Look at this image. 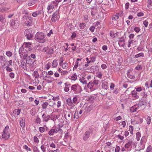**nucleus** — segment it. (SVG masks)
Here are the masks:
<instances>
[{"label":"nucleus","mask_w":152,"mask_h":152,"mask_svg":"<svg viewBox=\"0 0 152 152\" xmlns=\"http://www.w3.org/2000/svg\"><path fill=\"white\" fill-rule=\"evenodd\" d=\"M135 89H136V92L137 91V92H140L142 90H145V88L142 87H136L135 88Z\"/></svg>","instance_id":"obj_35"},{"label":"nucleus","mask_w":152,"mask_h":152,"mask_svg":"<svg viewBox=\"0 0 152 152\" xmlns=\"http://www.w3.org/2000/svg\"><path fill=\"white\" fill-rule=\"evenodd\" d=\"M80 29H84L86 26V24L84 23H80L79 26Z\"/></svg>","instance_id":"obj_44"},{"label":"nucleus","mask_w":152,"mask_h":152,"mask_svg":"<svg viewBox=\"0 0 152 152\" xmlns=\"http://www.w3.org/2000/svg\"><path fill=\"white\" fill-rule=\"evenodd\" d=\"M34 39L40 43H45L47 40L45 36L42 32H37L35 35Z\"/></svg>","instance_id":"obj_1"},{"label":"nucleus","mask_w":152,"mask_h":152,"mask_svg":"<svg viewBox=\"0 0 152 152\" xmlns=\"http://www.w3.org/2000/svg\"><path fill=\"white\" fill-rule=\"evenodd\" d=\"M147 7L150 9H152V0H148Z\"/></svg>","instance_id":"obj_24"},{"label":"nucleus","mask_w":152,"mask_h":152,"mask_svg":"<svg viewBox=\"0 0 152 152\" xmlns=\"http://www.w3.org/2000/svg\"><path fill=\"white\" fill-rule=\"evenodd\" d=\"M60 98L58 96H56L53 97V100L54 101H58L59 99Z\"/></svg>","instance_id":"obj_54"},{"label":"nucleus","mask_w":152,"mask_h":152,"mask_svg":"<svg viewBox=\"0 0 152 152\" xmlns=\"http://www.w3.org/2000/svg\"><path fill=\"white\" fill-rule=\"evenodd\" d=\"M79 62L78 61H76L75 62V65L73 67V69H76L78 66Z\"/></svg>","instance_id":"obj_47"},{"label":"nucleus","mask_w":152,"mask_h":152,"mask_svg":"<svg viewBox=\"0 0 152 152\" xmlns=\"http://www.w3.org/2000/svg\"><path fill=\"white\" fill-rule=\"evenodd\" d=\"M92 82L94 85H97L99 83V80H96L95 79H94V80Z\"/></svg>","instance_id":"obj_50"},{"label":"nucleus","mask_w":152,"mask_h":152,"mask_svg":"<svg viewBox=\"0 0 152 152\" xmlns=\"http://www.w3.org/2000/svg\"><path fill=\"white\" fill-rule=\"evenodd\" d=\"M132 141L129 140L125 144L124 147L125 149H127V151H130L131 150V149L132 148Z\"/></svg>","instance_id":"obj_7"},{"label":"nucleus","mask_w":152,"mask_h":152,"mask_svg":"<svg viewBox=\"0 0 152 152\" xmlns=\"http://www.w3.org/2000/svg\"><path fill=\"white\" fill-rule=\"evenodd\" d=\"M96 57L95 56H92L90 58V59L91 60V61L92 62H94L96 61Z\"/></svg>","instance_id":"obj_51"},{"label":"nucleus","mask_w":152,"mask_h":152,"mask_svg":"<svg viewBox=\"0 0 152 152\" xmlns=\"http://www.w3.org/2000/svg\"><path fill=\"white\" fill-rule=\"evenodd\" d=\"M43 14V11L42 9H39L33 12L32 15L33 17H35L37 16H40Z\"/></svg>","instance_id":"obj_5"},{"label":"nucleus","mask_w":152,"mask_h":152,"mask_svg":"<svg viewBox=\"0 0 152 152\" xmlns=\"http://www.w3.org/2000/svg\"><path fill=\"white\" fill-rule=\"evenodd\" d=\"M51 65V63L50 60H48L46 61V64L45 65V68L46 70L49 69L50 68Z\"/></svg>","instance_id":"obj_15"},{"label":"nucleus","mask_w":152,"mask_h":152,"mask_svg":"<svg viewBox=\"0 0 152 152\" xmlns=\"http://www.w3.org/2000/svg\"><path fill=\"white\" fill-rule=\"evenodd\" d=\"M136 138L137 141H139L141 137V134L139 132H137L136 133Z\"/></svg>","instance_id":"obj_43"},{"label":"nucleus","mask_w":152,"mask_h":152,"mask_svg":"<svg viewBox=\"0 0 152 152\" xmlns=\"http://www.w3.org/2000/svg\"><path fill=\"white\" fill-rule=\"evenodd\" d=\"M120 150V148L119 146H116L115 148V152H119Z\"/></svg>","instance_id":"obj_62"},{"label":"nucleus","mask_w":152,"mask_h":152,"mask_svg":"<svg viewBox=\"0 0 152 152\" xmlns=\"http://www.w3.org/2000/svg\"><path fill=\"white\" fill-rule=\"evenodd\" d=\"M43 50L45 52L48 54H52L53 53V48H48L47 47L43 48Z\"/></svg>","instance_id":"obj_6"},{"label":"nucleus","mask_w":152,"mask_h":152,"mask_svg":"<svg viewBox=\"0 0 152 152\" xmlns=\"http://www.w3.org/2000/svg\"><path fill=\"white\" fill-rule=\"evenodd\" d=\"M71 114L70 112H66L64 115V116L66 120L69 121L72 118Z\"/></svg>","instance_id":"obj_14"},{"label":"nucleus","mask_w":152,"mask_h":152,"mask_svg":"<svg viewBox=\"0 0 152 152\" xmlns=\"http://www.w3.org/2000/svg\"><path fill=\"white\" fill-rule=\"evenodd\" d=\"M78 97L77 96H74L73 98L72 102L75 104H77L78 102H77V99Z\"/></svg>","instance_id":"obj_30"},{"label":"nucleus","mask_w":152,"mask_h":152,"mask_svg":"<svg viewBox=\"0 0 152 152\" xmlns=\"http://www.w3.org/2000/svg\"><path fill=\"white\" fill-rule=\"evenodd\" d=\"M10 9V7H4L2 9L0 10V12H1L2 13H4L5 12H7V11H8V10H9Z\"/></svg>","instance_id":"obj_28"},{"label":"nucleus","mask_w":152,"mask_h":152,"mask_svg":"<svg viewBox=\"0 0 152 152\" xmlns=\"http://www.w3.org/2000/svg\"><path fill=\"white\" fill-rule=\"evenodd\" d=\"M146 121H147V124H150L152 122V117L151 116H148L146 119Z\"/></svg>","instance_id":"obj_34"},{"label":"nucleus","mask_w":152,"mask_h":152,"mask_svg":"<svg viewBox=\"0 0 152 152\" xmlns=\"http://www.w3.org/2000/svg\"><path fill=\"white\" fill-rule=\"evenodd\" d=\"M107 82L103 83L102 84V87L103 88L106 89L107 88Z\"/></svg>","instance_id":"obj_39"},{"label":"nucleus","mask_w":152,"mask_h":152,"mask_svg":"<svg viewBox=\"0 0 152 152\" xmlns=\"http://www.w3.org/2000/svg\"><path fill=\"white\" fill-rule=\"evenodd\" d=\"M58 65V63L57 62V60H54L52 64V66L53 67L55 68Z\"/></svg>","instance_id":"obj_27"},{"label":"nucleus","mask_w":152,"mask_h":152,"mask_svg":"<svg viewBox=\"0 0 152 152\" xmlns=\"http://www.w3.org/2000/svg\"><path fill=\"white\" fill-rule=\"evenodd\" d=\"M134 29V31L137 33H139L140 31V28L137 27H135Z\"/></svg>","instance_id":"obj_45"},{"label":"nucleus","mask_w":152,"mask_h":152,"mask_svg":"<svg viewBox=\"0 0 152 152\" xmlns=\"http://www.w3.org/2000/svg\"><path fill=\"white\" fill-rule=\"evenodd\" d=\"M21 61V67H22L24 70H26L27 68L26 64L22 60Z\"/></svg>","instance_id":"obj_23"},{"label":"nucleus","mask_w":152,"mask_h":152,"mask_svg":"<svg viewBox=\"0 0 152 152\" xmlns=\"http://www.w3.org/2000/svg\"><path fill=\"white\" fill-rule=\"evenodd\" d=\"M5 18L2 15H0V21L2 23V24H3L5 22Z\"/></svg>","instance_id":"obj_29"},{"label":"nucleus","mask_w":152,"mask_h":152,"mask_svg":"<svg viewBox=\"0 0 152 152\" xmlns=\"http://www.w3.org/2000/svg\"><path fill=\"white\" fill-rule=\"evenodd\" d=\"M46 147L44 145H42L41 146V149L42 152H45L46 150L45 149Z\"/></svg>","instance_id":"obj_48"},{"label":"nucleus","mask_w":152,"mask_h":152,"mask_svg":"<svg viewBox=\"0 0 152 152\" xmlns=\"http://www.w3.org/2000/svg\"><path fill=\"white\" fill-rule=\"evenodd\" d=\"M122 15V12H121L120 13L116 14V15L113 16L112 19L113 20H116L118 19L119 16L121 17Z\"/></svg>","instance_id":"obj_13"},{"label":"nucleus","mask_w":152,"mask_h":152,"mask_svg":"<svg viewBox=\"0 0 152 152\" xmlns=\"http://www.w3.org/2000/svg\"><path fill=\"white\" fill-rule=\"evenodd\" d=\"M136 106H137L134 105L132 108V109L131 110L132 112H135L137 111V108Z\"/></svg>","instance_id":"obj_40"},{"label":"nucleus","mask_w":152,"mask_h":152,"mask_svg":"<svg viewBox=\"0 0 152 152\" xmlns=\"http://www.w3.org/2000/svg\"><path fill=\"white\" fill-rule=\"evenodd\" d=\"M127 75L128 77L130 79H133L135 77L132 74V71L131 70H129L127 72Z\"/></svg>","instance_id":"obj_17"},{"label":"nucleus","mask_w":152,"mask_h":152,"mask_svg":"<svg viewBox=\"0 0 152 152\" xmlns=\"http://www.w3.org/2000/svg\"><path fill=\"white\" fill-rule=\"evenodd\" d=\"M6 54L7 56L8 57H11L12 55V53L10 51H7L6 52Z\"/></svg>","instance_id":"obj_57"},{"label":"nucleus","mask_w":152,"mask_h":152,"mask_svg":"<svg viewBox=\"0 0 152 152\" xmlns=\"http://www.w3.org/2000/svg\"><path fill=\"white\" fill-rule=\"evenodd\" d=\"M3 133L10 134L9 127L8 126H6L5 129L4 130Z\"/></svg>","instance_id":"obj_20"},{"label":"nucleus","mask_w":152,"mask_h":152,"mask_svg":"<svg viewBox=\"0 0 152 152\" xmlns=\"http://www.w3.org/2000/svg\"><path fill=\"white\" fill-rule=\"evenodd\" d=\"M39 130L41 132H44L45 128L43 127H40L39 128Z\"/></svg>","instance_id":"obj_63"},{"label":"nucleus","mask_w":152,"mask_h":152,"mask_svg":"<svg viewBox=\"0 0 152 152\" xmlns=\"http://www.w3.org/2000/svg\"><path fill=\"white\" fill-rule=\"evenodd\" d=\"M91 13L92 15H94L96 13V10L94 9L92 10L91 11Z\"/></svg>","instance_id":"obj_59"},{"label":"nucleus","mask_w":152,"mask_h":152,"mask_svg":"<svg viewBox=\"0 0 152 152\" xmlns=\"http://www.w3.org/2000/svg\"><path fill=\"white\" fill-rule=\"evenodd\" d=\"M7 61H6V63H4L3 65L4 66H6V70L8 72H11L12 71V69L9 66H7Z\"/></svg>","instance_id":"obj_21"},{"label":"nucleus","mask_w":152,"mask_h":152,"mask_svg":"<svg viewBox=\"0 0 152 152\" xmlns=\"http://www.w3.org/2000/svg\"><path fill=\"white\" fill-rule=\"evenodd\" d=\"M131 94L132 97L134 98L135 99H137L138 98L136 91L135 90H134L131 92Z\"/></svg>","instance_id":"obj_16"},{"label":"nucleus","mask_w":152,"mask_h":152,"mask_svg":"<svg viewBox=\"0 0 152 152\" xmlns=\"http://www.w3.org/2000/svg\"><path fill=\"white\" fill-rule=\"evenodd\" d=\"M63 126V124H58L57 125V128L55 129V133L58 132L61 133L62 132V130L61 129Z\"/></svg>","instance_id":"obj_11"},{"label":"nucleus","mask_w":152,"mask_h":152,"mask_svg":"<svg viewBox=\"0 0 152 152\" xmlns=\"http://www.w3.org/2000/svg\"><path fill=\"white\" fill-rule=\"evenodd\" d=\"M38 1V0H31L28 3V6H31Z\"/></svg>","instance_id":"obj_19"},{"label":"nucleus","mask_w":152,"mask_h":152,"mask_svg":"<svg viewBox=\"0 0 152 152\" xmlns=\"http://www.w3.org/2000/svg\"><path fill=\"white\" fill-rule=\"evenodd\" d=\"M48 104L47 102H45L43 103L42 105V109H45L47 106L48 105Z\"/></svg>","instance_id":"obj_37"},{"label":"nucleus","mask_w":152,"mask_h":152,"mask_svg":"<svg viewBox=\"0 0 152 152\" xmlns=\"http://www.w3.org/2000/svg\"><path fill=\"white\" fill-rule=\"evenodd\" d=\"M35 112L36 111L35 109L32 108L31 109V114L32 115H34L35 113Z\"/></svg>","instance_id":"obj_52"},{"label":"nucleus","mask_w":152,"mask_h":152,"mask_svg":"<svg viewBox=\"0 0 152 152\" xmlns=\"http://www.w3.org/2000/svg\"><path fill=\"white\" fill-rule=\"evenodd\" d=\"M74 103H73V102H72V101L69 102L67 104L70 106L71 107H70L71 109H75V108H76V107H75V104H73Z\"/></svg>","instance_id":"obj_26"},{"label":"nucleus","mask_w":152,"mask_h":152,"mask_svg":"<svg viewBox=\"0 0 152 152\" xmlns=\"http://www.w3.org/2000/svg\"><path fill=\"white\" fill-rule=\"evenodd\" d=\"M143 24L145 27H147L148 24V22L146 20H144L143 21Z\"/></svg>","instance_id":"obj_53"},{"label":"nucleus","mask_w":152,"mask_h":152,"mask_svg":"<svg viewBox=\"0 0 152 152\" xmlns=\"http://www.w3.org/2000/svg\"><path fill=\"white\" fill-rule=\"evenodd\" d=\"M58 12L56 11L53 14L51 18L52 21L53 22H55L58 19Z\"/></svg>","instance_id":"obj_8"},{"label":"nucleus","mask_w":152,"mask_h":152,"mask_svg":"<svg viewBox=\"0 0 152 152\" xmlns=\"http://www.w3.org/2000/svg\"><path fill=\"white\" fill-rule=\"evenodd\" d=\"M33 151L34 152H40L37 148L35 146L33 148Z\"/></svg>","instance_id":"obj_61"},{"label":"nucleus","mask_w":152,"mask_h":152,"mask_svg":"<svg viewBox=\"0 0 152 152\" xmlns=\"http://www.w3.org/2000/svg\"><path fill=\"white\" fill-rule=\"evenodd\" d=\"M140 56H142L143 57L144 56L143 53H140L138 54H136L135 56V57L136 58H138Z\"/></svg>","instance_id":"obj_46"},{"label":"nucleus","mask_w":152,"mask_h":152,"mask_svg":"<svg viewBox=\"0 0 152 152\" xmlns=\"http://www.w3.org/2000/svg\"><path fill=\"white\" fill-rule=\"evenodd\" d=\"M94 86V85L92 81L89 82L87 85L88 87L91 89Z\"/></svg>","instance_id":"obj_33"},{"label":"nucleus","mask_w":152,"mask_h":152,"mask_svg":"<svg viewBox=\"0 0 152 152\" xmlns=\"http://www.w3.org/2000/svg\"><path fill=\"white\" fill-rule=\"evenodd\" d=\"M48 81L49 83H51L54 80V79L51 76H49L48 77Z\"/></svg>","instance_id":"obj_41"},{"label":"nucleus","mask_w":152,"mask_h":152,"mask_svg":"<svg viewBox=\"0 0 152 152\" xmlns=\"http://www.w3.org/2000/svg\"><path fill=\"white\" fill-rule=\"evenodd\" d=\"M76 36V33L75 32H73L72 34V35H71V37L72 39H74L75 38Z\"/></svg>","instance_id":"obj_64"},{"label":"nucleus","mask_w":152,"mask_h":152,"mask_svg":"<svg viewBox=\"0 0 152 152\" xmlns=\"http://www.w3.org/2000/svg\"><path fill=\"white\" fill-rule=\"evenodd\" d=\"M32 18L31 17L23 16L22 18V21L26 26H30L32 23Z\"/></svg>","instance_id":"obj_3"},{"label":"nucleus","mask_w":152,"mask_h":152,"mask_svg":"<svg viewBox=\"0 0 152 152\" xmlns=\"http://www.w3.org/2000/svg\"><path fill=\"white\" fill-rule=\"evenodd\" d=\"M10 135V134L3 133L2 137L5 140H7L9 138Z\"/></svg>","instance_id":"obj_22"},{"label":"nucleus","mask_w":152,"mask_h":152,"mask_svg":"<svg viewBox=\"0 0 152 152\" xmlns=\"http://www.w3.org/2000/svg\"><path fill=\"white\" fill-rule=\"evenodd\" d=\"M34 61L33 60L31 59L30 56H29L27 58L26 62L27 64H32L34 63Z\"/></svg>","instance_id":"obj_18"},{"label":"nucleus","mask_w":152,"mask_h":152,"mask_svg":"<svg viewBox=\"0 0 152 152\" xmlns=\"http://www.w3.org/2000/svg\"><path fill=\"white\" fill-rule=\"evenodd\" d=\"M57 107L58 108H60L61 105V101H58L57 103Z\"/></svg>","instance_id":"obj_60"},{"label":"nucleus","mask_w":152,"mask_h":152,"mask_svg":"<svg viewBox=\"0 0 152 152\" xmlns=\"http://www.w3.org/2000/svg\"><path fill=\"white\" fill-rule=\"evenodd\" d=\"M151 150H152L151 146V145H149L147 148L146 151V152H150Z\"/></svg>","instance_id":"obj_55"},{"label":"nucleus","mask_w":152,"mask_h":152,"mask_svg":"<svg viewBox=\"0 0 152 152\" xmlns=\"http://www.w3.org/2000/svg\"><path fill=\"white\" fill-rule=\"evenodd\" d=\"M129 129L130 130V133L132 134H133V127L132 126H129Z\"/></svg>","instance_id":"obj_58"},{"label":"nucleus","mask_w":152,"mask_h":152,"mask_svg":"<svg viewBox=\"0 0 152 152\" xmlns=\"http://www.w3.org/2000/svg\"><path fill=\"white\" fill-rule=\"evenodd\" d=\"M90 132L89 131H86L84 133L83 136V139L84 141L87 140L89 137Z\"/></svg>","instance_id":"obj_10"},{"label":"nucleus","mask_w":152,"mask_h":152,"mask_svg":"<svg viewBox=\"0 0 152 152\" xmlns=\"http://www.w3.org/2000/svg\"><path fill=\"white\" fill-rule=\"evenodd\" d=\"M34 75L35 78H37L39 76L38 72L37 71H35L34 72Z\"/></svg>","instance_id":"obj_49"},{"label":"nucleus","mask_w":152,"mask_h":152,"mask_svg":"<svg viewBox=\"0 0 152 152\" xmlns=\"http://www.w3.org/2000/svg\"><path fill=\"white\" fill-rule=\"evenodd\" d=\"M78 85H73L71 87V89L72 90H73L74 91H76Z\"/></svg>","instance_id":"obj_32"},{"label":"nucleus","mask_w":152,"mask_h":152,"mask_svg":"<svg viewBox=\"0 0 152 152\" xmlns=\"http://www.w3.org/2000/svg\"><path fill=\"white\" fill-rule=\"evenodd\" d=\"M42 117L43 118L44 120L46 122L50 120L49 117L48 116H46L45 113L43 114Z\"/></svg>","instance_id":"obj_31"},{"label":"nucleus","mask_w":152,"mask_h":152,"mask_svg":"<svg viewBox=\"0 0 152 152\" xmlns=\"http://www.w3.org/2000/svg\"><path fill=\"white\" fill-rule=\"evenodd\" d=\"M72 80L75 81L77 78V76L76 74L75 73L72 75L69 78Z\"/></svg>","instance_id":"obj_25"},{"label":"nucleus","mask_w":152,"mask_h":152,"mask_svg":"<svg viewBox=\"0 0 152 152\" xmlns=\"http://www.w3.org/2000/svg\"><path fill=\"white\" fill-rule=\"evenodd\" d=\"M21 111V110L20 109H17L14 110L12 114V115L16 117L19 115Z\"/></svg>","instance_id":"obj_9"},{"label":"nucleus","mask_w":152,"mask_h":152,"mask_svg":"<svg viewBox=\"0 0 152 152\" xmlns=\"http://www.w3.org/2000/svg\"><path fill=\"white\" fill-rule=\"evenodd\" d=\"M123 62V58L121 57H120L118 59L117 61L118 65L120 66Z\"/></svg>","instance_id":"obj_36"},{"label":"nucleus","mask_w":152,"mask_h":152,"mask_svg":"<svg viewBox=\"0 0 152 152\" xmlns=\"http://www.w3.org/2000/svg\"><path fill=\"white\" fill-rule=\"evenodd\" d=\"M54 133H55V129H51L49 131L48 134L50 135H53Z\"/></svg>","instance_id":"obj_38"},{"label":"nucleus","mask_w":152,"mask_h":152,"mask_svg":"<svg viewBox=\"0 0 152 152\" xmlns=\"http://www.w3.org/2000/svg\"><path fill=\"white\" fill-rule=\"evenodd\" d=\"M59 61L60 62L59 63V65L62 67L63 69H67L69 67V66L67 62L65 61L64 63V60L62 58H60Z\"/></svg>","instance_id":"obj_4"},{"label":"nucleus","mask_w":152,"mask_h":152,"mask_svg":"<svg viewBox=\"0 0 152 152\" xmlns=\"http://www.w3.org/2000/svg\"><path fill=\"white\" fill-rule=\"evenodd\" d=\"M34 142H37V143L39 141L38 138L36 136H34Z\"/></svg>","instance_id":"obj_56"},{"label":"nucleus","mask_w":152,"mask_h":152,"mask_svg":"<svg viewBox=\"0 0 152 152\" xmlns=\"http://www.w3.org/2000/svg\"><path fill=\"white\" fill-rule=\"evenodd\" d=\"M24 44L25 45V46L26 48L30 47L31 45V43L29 42H24Z\"/></svg>","instance_id":"obj_42"},{"label":"nucleus","mask_w":152,"mask_h":152,"mask_svg":"<svg viewBox=\"0 0 152 152\" xmlns=\"http://www.w3.org/2000/svg\"><path fill=\"white\" fill-rule=\"evenodd\" d=\"M80 107L81 108V109L83 110L84 113H88L92 110V107L90 105L83 101L81 102Z\"/></svg>","instance_id":"obj_2"},{"label":"nucleus","mask_w":152,"mask_h":152,"mask_svg":"<svg viewBox=\"0 0 152 152\" xmlns=\"http://www.w3.org/2000/svg\"><path fill=\"white\" fill-rule=\"evenodd\" d=\"M25 32L26 33V36L27 39L28 40H31L33 37V34L29 32V31L28 30H26Z\"/></svg>","instance_id":"obj_12"}]
</instances>
